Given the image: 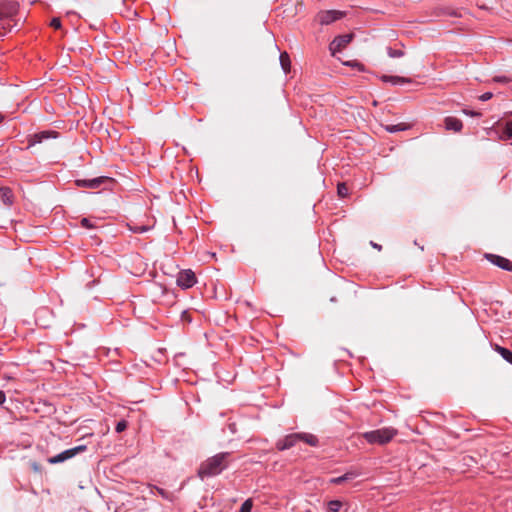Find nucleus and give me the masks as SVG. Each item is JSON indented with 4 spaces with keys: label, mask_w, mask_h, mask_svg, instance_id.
Here are the masks:
<instances>
[{
    "label": "nucleus",
    "mask_w": 512,
    "mask_h": 512,
    "mask_svg": "<svg viewBox=\"0 0 512 512\" xmlns=\"http://www.w3.org/2000/svg\"><path fill=\"white\" fill-rule=\"evenodd\" d=\"M229 453L216 454L201 463L198 476L201 479L220 474L228 466Z\"/></svg>",
    "instance_id": "obj_1"
},
{
    "label": "nucleus",
    "mask_w": 512,
    "mask_h": 512,
    "mask_svg": "<svg viewBox=\"0 0 512 512\" xmlns=\"http://www.w3.org/2000/svg\"><path fill=\"white\" fill-rule=\"evenodd\" d=\"M299 441H303L310 446H317L318 439L316 436L309 433H293L285 436L283 439L276 443L279 450H286L296 445Z\"/></svg>",
    "instance_id": "obj_2"
},
{
    "label": "nucleus",
    "mask_w": 512,
    "mask_h": 512,
    "mask_svg": "<svg viewBox=\"0 0 512 512\" xmlns=\"http://www.w3.org/2000/svg\"><path fill=\"white\" fill-rule=\"evenodd\" d=\"M397 435V430L385 427L363 433L362 437L370 444L385 445Z\"/></svg>",
    "instance_id": "obj_3"
},
{
    "label": "nucleus",
    "mask_w": 512,
    "mask_h": 512,
    "mask_svg": "<svg viewBox=\"0 0 512 512\" xmlns=\"http://www.w3.org/2000/svg\"><path fill=\"white\" fill-rule=\"evenodd\" d=\"M85 450H86V446L80 445V446L65 450L56 456L48 458V462L50 464H58V463L64 462V461L76 456L77 454H79L80 452H83Z\"/></svg>",
    "instance_id": "obj_4"
},
{
    "label": "nucleus",
    "mask_w": 512,
    "mask_h": 512,
    "mask_svg": "<svg viewBox=\"0 0 512 512\" xmlns=\"http://www.w3.org/2000/svg\"><path fill=\"white\" fill-rule=\"evenodd\" d=\"M344 13L338 10L321 11L317 14L316 19L321 25H329L334 21L342 18Z\"/></svg>",
    "instance_id": "obj_5"
},
{
    "label": "nucleus",
    "mask_w": 512,
    "mask_h": 512,
    "mask_svg": "<svg viewBox=\"0 0 512 512\" xmlns=\"http://www.w3.org/2000/svg\"><path fill=\"white\" fill-rule=\"evenodd\" d=\"M352 38H353V34H345V35H340V36L336 37L330 43V46H329V49H330L332 55H334L336 52H339L342 49H344L352 41Z\"/></svg>",
    "instance_id": "obj_6"
},
{
    "label": "nucleus",
    "mask_w": 512,
    "mask_h": 512,
    "mask_svg": "<svg viewBox=\"0 0 512 512\" xmlns=\"http://www.w3.org/2000/svg\"><path fill=\"white\" fill-rule=\"evenodd\" d=\"M112 179L105 176L96 177L93 179H78L76 180V184L79 187H87L91 189L99 188L102 184L111 182Z\"/></svg>",
    "instance_id": "obj_7"
},
{
    "label": "nucleus",
    "mask_w": 512,
    "mask_h": 512,
    "mask_svg": "<svg viewBox=\"0 0 512 512\" xmlns=\"http://www.w3.org/2000/svg\"><path fill=\"white\" fill-rule=\"evenodd\" d=\"M196 283V276L191 270L181 271L177 277V284L182 288H190Z\"/></svg>",
    "instance_id": "obj_8"
},
{
    "label": "nucleus",
    "mask_w": 512,
    "mask_h": 512,
    "mask_svg": "<svg viewBox=\"0 0 512 512\" xmlns=\"http://www.w3.org/2000/svg\"><path fill=\"white\" fill-rule=\"evenodd\" d=\"M486 258L501 269L512 272V262L509 259L495 254H487Z\"/></svg>",
    "instance_id": "obj_9"
},
{
    "label": "nucleus",
    "mask_w": 512,
    "mask_h": 512,
    "mask_svg": "<svg viewBox=\"0 0 512 512\" xmlns=\"http://www.w3.org/2000/svg\"><path fill=\"white\" fill-rule=\"evenodd\" d=\"M17 11V5L13 2H0V20L11 17Z\"/></svg>",
    "instance_id": "obj_10"
},
{
    "label": "nucleus",
    "mask_w": 512,
    "mask_h": 512,
    "mask_svg": "<svg viewBox=\"0 0 512 512\" xmlns=\"http://www.w3.org/2000/svg\"><path fill=\"white\" fill-rule=\"evenodd\" d=\"M445 129L453 132H460L463 128V123L456 117H446L444 119Z\"/></svg>",
    "instance_id": "obj_11"
},
{
    "label": "nucleus",
    "mask_w": 512,
    "mask_h": 512,
    "mask_svg": "<svg viewBox=\"0 0 512 512\" xmlns=\"http://www.w3.org/2000/svg\"><path fill=\"white\" fill-rule=\"evenodd\" d=\"M51 137L56 138L57 133L56 132H50V131H43L40 133H36L29 139V146H33L36 143H41L45 139H49Z\"/></svg>",
    "instance_id": "obj_12"
},
{
    "label": "nucleus",
    "mask_w": 512,
    "mask_h": 512,
    "mask_svg": "<svg viewBox=\"0 0 512 512\" xmlns=\"http://www.w3.org/2000/svg\"><path fill=\"white\" fill-rule=\"evenodd\" d=\"M381 80L383 82H390L392 85L411 83L412 80L410 78L400 77V76H389L383 75L381 76Z\"/></svg>",
    "instance_id": "obj_13"
},
{
    "label": "nucleus",
    "mask_w": 512,
    "mask_h": 512,
    "mask_svg": "<svg viewBox=\"0 0 512 512\" xmlns=\"http://www.w3.org/2000/svg\"><path fill=\"white\" fill-rule=\"evenodd\" d=\"M0 197H1L2 202L6 206L12 205L14 197H13V193H12L11 189H9L7 187L1 188L0 189Z\"/></svg>",
    "instance_id": "obj_14"
},
{
    "label": "nucleus",
    "mask_w": 512,
    "mask_h": 512,
    "mask_svg": "<svg viewBox=\"0 0 512 512\" xmlns=\"http://www.w3.org/2000/svg\"><path fill=\"white\" fill-rule=\"evenodd\" d=\"M409 128H410V125L406 124V123H398V124H395V125H386L385 126L386 131H388L390 133L404 131V130H407Z\"/></svg>",
    "instance_id": "obj_15"
},
{
    "label": "nucleus",
    "mask_w": 512,
    "mask_h": 512,
    "mask_svg": "<svg viewBox=\"0 0 512 512\" xmlns=\"http://www.w3.org/2000/svg\"><path fill=\"white\" fill-rule=\"evenodd\" d=\"M495 350L509 363L512 364V351L501 347L499 345L495 346Z\"/></svg>",
    "instance_id": "obj_16"
},
{
    "label": "nucleus",
    "mask_w": 512,
    "mask_h": 512,
    "mask_svg": "<svg viewBox=\"0 0 512 512\" xmlns=\"http://www.w3.org/2000/svg\"><path fill=\"white\" fill-rule=\"evenodd\" d=\"M343 507V503L339 500H331L327 503L328 512H340Z\"/></svg>",
    "instance_id": "obj_17"
},
{
    "label": "nucleus",
    "mask_w": 512,
    "mask_h": 512,
    "mask_svg": "<svg viewBox=\"0 0 512 512\" xmlns=\"http://www.w3.org/2000/svg\"><path fill=\"white\" fill-rule=\"evenodd\" d=\"M280 64L286 73L290 71V58L286 52L280 54Z\"/></svg>",
    "instance_id": "obj_18"
},
{
    "label": "nucleus",
    "mask_w": 512,
    "mask_h": 512,
    "mask_svg": "<svg viewBox=\"0 0 512 512\" xmlns=\"http://www.w3.org/2000/svg\"><path fill=\"white\" fill-rule=\"evenodd\" d=\"M512 138V120L507 121L504 125V130L502 135L500 136L501 140H506Z\"/></svg>",
    "instance_id": "obj_19"
},
{
    "label": "nucleus",
    "mask_w": 512,
    "mask_h": 512,
    "mask_svg": "<svg viewBox=\"0 0 512 512\" xmlns=\"http://www.w3.org/2000/svg\"><path fill=\"white\" fill-rule=\"evenodd\" d=\"M353 477V474L351 473H346L340 477H336V478H333L331 479V483L333 484H341L343 483L344 481L348 480V479H351Z\"/></svg>",
    "instance_id": "obj_20"
},
{
    "label": "nucleus",
    "mask_w": 512,
    "mask_h": 512,
    "mask_svg": "<svg viewBox=\"0 0 512 512\" xmlns=\"http://www.w3.org/2000/svg\"><path fill=\"white\" fill-rule=\"evenodd\" d=\"M252 507H253V501H252V499H247V500H246V501H244V503L241 505V508H240L239 512H251Z\"/></svg>",
    "instance_id": "obj_21"
},
{
    "label": "nucleus",
    "mask_w": 512,
    "mask_h": 512,
    "mask_svg": "<svg viewBox=\"0 0 512 512\" xmlns=\"http://www.w3.org/2000/svg\"><path fill=\"white\" fill-rule=\"evenodd\" d=\"M337 192L340 197H346L348 195V187L345 183H339L337 187Z\"/></svg>",
    "instance_id": "obj_22"
},
{
    "label": "nucleus",
    "mask_w": 512,
    "mask_h": 512,
    "mask_svg": "<svg viewBox=\"0 0 512 512\" xmlns=\"http://www.w3.org/2000/svg\"><path fill=\"white\" fill-rule=\"evenodd\" d=\"M388 55L391 58H399V57H402L404 55V52L402 50H395V49L389 48L388 49Z\"/></svg>",
    "instance_id": "obj_23"
},
{
    "label": "nucleus",
    "mask_w": 512,
    "mask_h": 512,
    "mask_svg": "<svg viewBox=\"0 0 512 512\" xmlns=\"http://www.w3.org/2000/svg\"><path fill=\"white\" fill-rule=\"evenodd\" d=\"M129 228H130V230H132L135 233H143L150 229L149 226H145V225L134 226V227L129 225Z\"/></svg>",
    "instance_id": "obj_24"
},
{
    "label": "nucleus",
    "mask_w": 512,
    "mask_h": 512,
    "mask_svg": "<svg viewBox=\"0 0 512 512\" xmlns=\"http://www.w3.org/2000/svg\"><path fill=\"white\" fill-rule=\"evenodd\" d=\"M54 29H60L61 28V20L60 18H52L49 24Z\"/></svg>",
    "instance_id": "obj_25"
},
{
    "label": "nucleus",
    "mask_w": 512,
    "mask_h": 512,
    "mask_svg": "<svg viewBox=\"0 0 512 512\" xmlns=\"http://www.w3.org/2000/svg\"><path fill=\"white\" fill-rule=\"evenodd\" d=\"M126 428H127V422H126V421H124V420H122V421H120V422H118V423H117V425H116V428H115V429H116V432L121 433V432H123Z\"/></svg>",
    "instance_id": "obj_26"
},
{
    "label": "nucleus",
    "mask_w": 512,
    "mask_h": 512,
    "mask_svg": "<svg viewBox=\"0 0 512 512\" xmlns=\"http://www.w3.org/2000/svg\"><path fill=\"white\" fill-rule=\"evenodd\" d=\"M81 225H82V227L87 228V229H90V228H92V227H93L92 223H91V222H90V220H89V219H87V218H83V219L81 220Z\"/></svg>",
    "instance_id": "obj_27"
},
{
    "label": "nucleus",
    "mask_w": 512,
    "mask_h": 512,
    "mask_svg": "<svg viewBox=\"0 0 512 512\" xmlns=\"http://www.w3.org/2000/svg\"><path fill=\"white\" fill-rule=\"evenodd\" d=\"M493 81H494V82L507 83V82H509L510 80H509L507 77H505V76H495V77L493 78Z\"/></svg>",
    "instance_id": "obj_28"
},
{
    "label": "nucleus",
    "mask_w": 512,
    "mask_h": 512,
    "mask_svg": "<svg viewBox=\"0 0 512 512\" xmlns=\"http://www.w3.org/2000/svg\"><path fill=\"white\" fill-rule=\"evenodd\" d=\"M492 96H493V94H492L491 92H486V93L482 94V95L479 97V99H480L481 101H487V100L491 99V98H492Z\"/></svg>",
    "instance_id": "obj_29"
},
{
    "label": "nucleus",
    "mask_w": 512,
    "mask_h": 512,
    "mask_svg": "<svg viewBox=\"0 0 512 512\" xmlns=\"http://www.w3.org/2000/svg\"><path fill=\"white\" fill-rule=\"evenodd\" d=\"M463 112H464L465 114H467V115H470V116H477V117H478V116H480V115H481V113H479V112H474V111H467V110H464Z\"/></svg>",
    "instance_id": "obj_30"
},
{
    "label": "nucleus",
    "mask_w": 512,
    "mask_h": 512,
    "mask_svg": "<svg viewBox=\"0 0 512 512\" xmlns=\"http://www.w3.org/2000/svg\"><path fill=\"white\" fill-rule=\"evenodd\" d=\"M6 400V395L3 391H0V405H2Z\"/></svg>",
    "instance_id": "obj_31"
},
{
    "label": "nucleus",
    "mask_w": 512,
    "mask_h": 512,
    "mask_svg": "<svg viewBox=\"0 0 512 512\" xmlns=\"http://www.w3.org/2000/svg\"><path fill=\"white\" fill-rule=\"evenodd\" d=\"M354 65H355V66H357V67H358L359 69H361V70L363 69L362 65H361V64H359V63H355Z\"/></svg>",
    "instance_id": "obj_32"
},
{
    "label": "nucleus",
    "mask_w": 512,
    "mask_h": 512,
    "mask_svg": "<svg viewBox=\"0 0 512 512\" xmlns=\"http://www.w3.org/2000/svg\"><path fill=\"white\" fill-rule=\"evenodd\" d=\"M373 247L377 248V249H381V246H378L377 244H373Z\"/></svg>",
    "instance_id": "obj_33"
},
{
    "label": "nucleus",
    "mask_w": 512,
    "mask_h": 512,
    "mask_svg": "<svg viewBox=\"0 0 512 512\" xmlns=\"http://www.w3.org/2000/svg\"><path fill=\"white\" fill-rule=\"evenodd\" d=\"M2 119H3V116L0 115V122L2 121Z\"/></svg>",
    "instance_id": "obj_34"
}]
</instances>
